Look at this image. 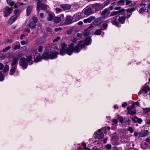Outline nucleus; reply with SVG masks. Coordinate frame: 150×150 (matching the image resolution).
<instances>
[{
    "label": "nucleus",
    "instance_id": "obj_61",
    "mask_svg": "<svg viewBox=\"0 0 150 150\" xmlns=\"http://www.w3.org/2000/svg\"><path fill=\"white\" fill-rule=\"evenodd\" d=\"M72 31L71 30H68L67 32V33L68 35H70L72 33Z\"/></svg>",
    "mask_w": 150,
    "mask_h": 150
},
{
    "label": "nucleus",
    "instance_id": "obj_29",
    "mask_svg": "<svg viewBox=\"0 0 150 150\" xmlns=\"http://www.w3.org/2000/svg\"><path fill=\"white\" fill-rule=\"evenodd\" d=\"M32 9V7L31 6H29L28 7L26 11V14L28 16L30 15Z\"/></svg>",
    "mask_w": 150,
    "mask_h": 150
},
{
    "label": "nucleus",
    "instance_id": "obj_18",
    "mask_svg": "<svg viewBox=\"0 0 150 150\" xmlns=\"http://www.w3.org/2000/svg\"><path fill=\"white\" fill-rule=\"evenodd\" d=\"M96 18L95 17L93 16H91L89 18L83 20V22L84 23H90Z\"/></svg>",
    "mask_w": 150,
    "mask_h": 150
},
{
    "label": "nucleus",
    "instance_id": "obj_48",
    "mask_svg": "<svg viewBox=\"0 0 150 150\" xmlns=\"http://www.w3.org/2000/svg\"><path fill=\"white\" fill-rule=\"evenodd\" d=\"M43 47L42 46H40L38 47V51L39 52H41L43 50Z\"/></svg>",
    "mask_w": 150,
    "mask_h": 150
},
{
    "label": "nucleus",
    "instance_id": "obj_31",
    "mask_svg": "<svg viewBox=\"0 0 150 150\" xmlns=\"http://www.w3.org/2000/svg\"><path fill=\"white\" fill-rule=\"evenodd\" d=\"M102 30V29L100 28L99 29L97 30L95 32V34L96 35H99L101 34Z\"/></svg>",
    "mask_w": 150,
    "mask_h": 150
},
{
    "label": "nucleus",
    "instance_id": "obj_38",
    "mask_svg": "<svg viewBox=\"0 0 150 150\" xmlns=\"http://www.w3.org/2000/svg\"><path fill=\"white\" fill-rule=\"evenodd\" d=\"M117 116V120H118L120 123H122L124 122L123 117H122L119 116V115H118Z\"/></svg>",
    "mask_w": 150,
    "mask_h": 150
},
{
    "label": "nucleus",
    "instance_id": "obj_60",
    "mask_svg": "<svg viewBox=\"0 0 150 150\" xmlns=\"http://www.w3.org/2000/svg\"><path fill=\"white\" fill-rule=\"evenodd\" d=\"M60 39V38L59 37H58L57 38H56L54 39L53 41V42H56L57 41L59 40Z\"/></svg>",
    "mask_w": 150,
    "mask_h": 150
},
{
    "label": "nucleus",
    "instance_id": "obj_36",
    "mask_svg": "<svg viewBox=\"0 0 150 150\" xmlns=\"http://www.w3.org/2000/svg\"><path fill=\"white\" fill-rule=\"evenodd\" d=\"M9 69V66L8 65H6L5 66V67L3 70V72L4 73H6L8 71Z\"/></svg>",
    "mask_w": 150,
    "mask_h": 150
},
{
    "label": "nucleus",
    "instance_id": "obj_54",
    "mask_svg": "<svg viewBox=\"0 0 150 150\" xmlns=\"http://www.w3.org/2000/svg\"><path fill=\"white\" fill-rule=\"evenodd\" d=\"M126 5H127L129 4L132 2V1L130 0H126L125 1Z\"/></svg>",
    "mask_w": 150,
    "mask_h": 150
},
{
    "label": "nucleus",
    "instance_id": "obj_59",
    "mask_svg": "<svg viewBox=\"0 0 150 150\" xmlns=\"http://www.w3.org/2000/svg\"><path fill=\"white\" fill-rule=\"evenodd\" d=\"M56 11L57 12H61L62 10L60 8H56Z\"/></svg>",
    "mask_w": 150,
    "mask_h": 150
},
{
    "label": "nucleus",
    "instance_id": "obj_14",
    "mask_svg": "<svg viewBox=\"0 0 150 150\" xmlns=\"http://www.w3.org/2000/svg\"><path fill=\"white\" fill-rule=\"evenodd\" d=\"M57 52H54L52 51H50V59H52L57 57Z\"/></svg>",
    "mask_w": 150,
    "mask_h": 150
},
{
    "label": "nucleus",
    "instance_id": "obj_37",
    "mask_svg": "<svg viewBox=\"0 0 150 150\" xmlns=\"http://www.w3.org/2000/svg\"><path fill=\"white\" fill-rule=\"evenodd\" d=\"M136 112L135 110H131L130 111H129V112H128L127 113L129 114H131V115H135L136 114Z\"/></svg>",
    "mask_w": 150,
    "mask_h": 150
},
{
    "label": "nucleus",
    "instance_id": "obj_3",
    "mask_svg": "<svg viewBox=\"0 0 150 150\" xmlns=\"http://www.w3.org/2000/svg\"><path fill=\"white\" fill-rule=\"evenodd\" d=\"M20 65L21 67L22 68L24 69L27 67L28 63L26 61V59L24 57L21 58L19 62Z\"/></svg>",
    "mask_w": 150,
    "mask_h": 150
},
{
    "label": "nucleus",
    "instance_id": "obj_63",
    "mask_svg": "<svg viewBox=\"0 0 150 150\" xmlns=\"http://www.w3.org/2000/svg\"><path fill=\"white\" fill-rule=\"evenodd\" d=\"M62 28H55L54 30L55 32H57L60 30H61Z\"/></svg>",
    "mask_w": 150,
    "mask_h": 150
},
{
    "label": "nucleus",
    "instance_id": "obj_6",
    "mask_svg": "<svg viewBox=\"0 0 150 150\" xmlns=\"http://www.w3.org/2000/svg\"><path fill=\"white\" fill-rule=\"evenodd\" d=\"M94 137L96 138H97L98 139H102L104 137V135L103 133L100 130H99L97 131L94 134Z\"/></svg>",
    "mask_w": 150,
    "mask_h": 150
},
{
    "label": "nucleus",
    "instance_id": "obj_2",
    "mask_svg": "<svg viewBox=\"0 0 150 150\" xmlns=\"http://www.w3.org/2000/svg\"><path fill=\"white\" fill-rule=\"evenodd\" d=\"M91 7L94 13L98 11L100 9H102L103 7V5L100 3H96L92 5Z\"/></svg>",
    "mask_w": 150,
    "mask_h": 150
},
{
    "label": "nucleus",
    "instance_id": "obj_19",
    "mask_svg": "<svg viewBox=\"0 0 150 150\" xmlns=\"http://www.w3.org/2000/svg\"><path fill=\"white\" fill-rule=\"evenodd\" d=\"M93 13L94 12L91 7L86 9L84 11V14L87 15H90Z\"/></svg>",
    "mask_w": 150,
    "mask_h": 150
},
{
    "label": "nucleus",
    "instance_id": "obj_4",
    "mask_svg": "<svg viewBox=\"0 0 150 150\" xmlns=\"http://www.w3.org/2000/svg\"><path fill=\"white\" fill-rule=\"evenodd\" d=\"M13 10L12 7L9 8L8 6H7L3 10L4 13V16L5 17H7L9 16Z\"/></svg>",
    "mask_w": 150,
    "mask_h": 150
},
{
    "label": "nucleus",
    "instance_id": "obj_23",
    "mask_svg": "<svg viewBox=\"0 0 150 150\" xmlns=\"http://www.w3.org/2000/svg\"><path fill=\"white\" fill-rule=\"evenodd\" d=\"M91 38L89 37L86 38L85 40V41H84L85 42V46L86 45H88L91 43Z\"/></svg>",
    "mask_w": 150,
    "mask_h": 150
},
{
    "label": "nucleus",
    "instance_id": "obj_26",
    "mask_svg": "<svg viewBox=\"0 0 150 150\" xmlns=\"http://www.w3.org/2000/svg\"><path fill=\"white\" fill-rule=\"evenodd\" d=\"M118 20L121 23L123 24L125 21V18L124 16L120 17L119 18Z\"/></svg>",
    "mask_w": 150,
    "mask_h": 150
},
{
    "label": "nucleus",
    "instance_id": "obj_52",
    "mask_svg": "<svg viewBox=\"0 0 150 150\" xmlns=\"http://www.w3.org/2000/svg\"><path fill=\"white\" fill-rule=\"evenodd\" d=\"M4 79V77L3 74H0V81H2Z\"/></svg>",
    "mask_w": 150,
    "mask_h": 150
},
{
    "label": "nucleus",
    "instance_id": "obj_40",
    "mask_svg": "<svg viewBox=\"0 0 150 150\" xmlns=\"http://www.w3.org/2000/svg\"><path fill=\"white\" fill-rule=\"evenodd\" d=\"M68 48H67L66 50H61L60 51V54L61 55H64L65 54V53H67L66 51Z\"/></svg>",
    "mask_w": 150,
    "mask_h": 150
},
{
    "label": "nucleus",
    "instance_id": "obj_33",
    "mask_svg": "<svg viewBox=\"0 0 150 150\" xmlns=\"http://www.w3.org/2000/svg\"><path fill=\"white\" fill-rule=\"evenodd\" d=\"M150 112V108H146L143 109V112L145 114H147Z\"/></svg>",
    "mask_w": 150,
    "mask_h": 150
},
{
    "label": "nucleus",
    "instance_id": "obj_45",
    "mask_svg": "<svg viewBox=\"0 0 150 150\" xmlns=\"http://www.w3.org/2000/svg\"><path fill=\"white\" fill-rule=\"evenodd\" d=\"M11 48V47L10 46H7L5 47V48L3 50V52H5L7 50H8L9 49Z\"/></svg>",
    "mask_w": 150,
    "mask_h": 150
},
{
    "label": "nucleus",
    "instance_id": "obj_55",
    "mask_svg": "<svg viewBox=\"0 0 150 150\" xmlns=\"http://www.w3.org/2000/svg\"><path fill=\"white\" fill-rule=\"evenodd\" d=\"M14 4H15V3H14V2H13V1H10V2H8V5H9L10 6H13L14 5Z\"/></svg>",
    "mask_w": 150,
    "mask_h": 150
},
{
    "label": "nucleus",
    "instance_id": "obj_27",
    "mask_svg": "<svg viewBox=\"0 0 150 150\" xmlns=\"http://www.w3.org/2000/svg\"><path fill=\"white\" fill-rule=\"evenodd\" d=\"M54 21L55 23H58L61 21V19L59 17H56L54 19Z\"/></svg>",
    "mask_w": 150,
    "mask_h": 150
},
{
    "label": "nucleus",
    "instance_id": "obj_12",
    "mask_svg": "<svg viewBox=\"0 0 150 150\" xmlns=\"http://www.w3.org/2000/svg\"><path fill=\"white\" fill-rule=\"evenodd\" d=\"M18 16V15H15L11 17L8 21V23L10 25L14 22Z\"/></svg>",
    "mask_w": 150,
    "mask_h": 150
},
{
    "label": "nucleus",
    "instance_id": "obj_11",
    "mask_svg": "<svg viewBox=\"0 0 150 150\" xmlns=\"http://www.w3.org/2000/svg\"><path fill=\"white\" fill-rule=\"evenodd\" d=\"M102 18L101 17H100L96 18L93 22V24L95 25H98L100 24L103 22Z\"/></svg>",
    "mask_w": 150,
    "mask_h": 150
},
{
    "label": "nucleus",
    "instance_id": "obj_21",
    "mask_svg": "<svg viewBox=\"0 0 150 150\" xmlns=\"http://www.w3.org/2000/svg\"><path fill=\"white\" fill-rule=\"evenodd\" d=\"M148 134V132L147 130H143L139 133V135L141 137H146Z\"/></svg>",
    "mask_w": 150,
    "mask_h": 150
},
{
    "label": "nucleus",
    "instance_id": "obj_42",
    "mask_svg": "<svg viewBox=\"0 0 150 150\" xmlns=\"http://www.w3.org/2000/svg\"><path fill=\"white\" fill-rule=\"evenodd\" d=\"M111 1L110 0H107L104 2V6H106L109 4L110 3Z\"/></svg>",
    "mask_w": 150,
    "mask_h": 150
},
{
    "label": "nucleus",
    "instance_id": "obj_58",
    "mask_svg": "<svg viewBox=\"0 0 150 150\" xmlns=\"http://www.w3.org/2000/svg\"><path fill=\"white\" fill-rule=\"evenodd\" d=\"M144 93H145L144 91V90H143V89L142 88V89L141 90H140V91L138 95L139 96L140 95V94H142V93L143 94Z\"/></svg>",
    "mask_w": 150,
    "mask_h": 150
},
{
    "label": "nucleus",
    "instance_id": "obj_9",
    "mask_svg": "<svg viewBox=\"0 0 150 150\" xmlns=\"http://www.w3.org/2000/svg\"><path fill=\"white\" fill-rule=\"evenodd\" d=\"M73 22L72 17L70 16H67L64 22L65 24L66 25L70 24L72 23Z\"/></svg>",
    "mask_w": 150,
    "mask_h": 150
},
{
    "label": "nucleus",
    "instance_id": "obj_62",
    "mask_svg": "<svg viewBox=\"0 0 150 150\" xmlns=\"http://www.w3.org/2000/svg\"><path fill=\"white\" fill-rule=\"evenodd\" d=\"M4 67V65L3 64L1 63H0V70H2Z\"/></svg>",
    "mask_w": 150,
    "mask_h": 150
},
{
    "label": "nucleus",
    "instance_id": "obj_53",
    "mask_svg": "<svg viewBox=\"0 0 150 150\" xmlns=\"http://www.w3.org/2000/svg\"><path fill=\"white\" fill-rule=\"evenodd\" d=\"M128 130L131 133L133 132L134 129L132 127H130L128 128Z\"/></svg>",
    "mask_w": 150,
    "mask_h": 150
},
{
    "label": "nucleus",
    "instance_id": "obj_16",
    "mask_svg": "<svg viewBox=\"0 0 150 150\" xmlns=\"http://www.w3.org/2000/svg\"><path fill=\"white\" fill-rule=\"evenodd\" d=\"M42 57L45 59L50 58V51L47 50L45 51L42 54Z\"/></svg>",
    "mask_w": 150,
    "mask_h": 150
},
{
    "label": "nucleus",
    "instance_id": "obj_17",
    "mask_svg": "<svg viewBox=\"0 0 150 150\" xmlns=\"http://www.w3.org/2000/svg\"><path fill=\"white\" fill-rule=\"evenodd\" d=\"M111 22L113 24L116 25L117 27H120L121 26V25L117 22V21L116 19V18L115 17H113L111 20Z\"/></svg>",
    "mask_w": 150,
    "mask_h": 150
},
{
    "label": "nucleus",
    "instance_id": "obj_56",
    "mask_svg": "<svg viewBox=\"0 0 150 150\" xmlns=\"http://www.w3.org/2000/svg\"><path fill=\"white\" fill-rule=\"evenodd\" d=\"M19 10L18 9H16L14 11V13L15 15H18V16H19Z\"/></svg>",
    "mask_w": 150,
    "mask_h": 150
},
{
    "label": "nucleus",
    "instance_id": "obj_39",
    "mask_svg": "<svg viewBox=\"0 0 150 150\" xmlns=\"http://www.w3.org/2000/svg\"><path fill=\"white\" fill-rule=\"evenodd\" d=\"M125 3V0H120L117 2V4L120 5H123Z\"/></svg>",
    "mask_w": 150,
    "mask_h": 150
},
{
    "label": "nucleus",
    "instance_id": "obj_7",
    "mask_svg": "<svg viewBox=\"0 0 150 150\" xmlns=\"http://www.w3.org/2000/svg\"><path fill=\"white\" fill-rule=\"evenodd\" d=\"M21 54H19L18 57H15L13 58L11 63V66H16L17 67L18 63V59L19 57H21Z\"/></svg>",
    "mask_w": 150,
    "mask_h": 150
},
{
    "label": "nucleus",
    "instance_id": "obj_34",
    "mask_svg": "<svg viewBox=\"0 0 150 150\" xmlns=\"http://www.w3.org/2000/svg\"><path fill=\"white\" fill-rule=\"evenodd\" d=\"M146 9V8L145 7H142L139 10V12L140 13H143L145 11Z\"/></svg>",
    "mask_w": 150,
    "mask_h": 150
},
{
    "label": "nucleus",
    "instance_id": "obj_32",
    "mask_svg": "<svg viewBox=\"0 0 150 150\" xmlns=\"http://www.w3.org/2000/svg\"><path fill=\"white\" fill-rule=\"evenodd\" d=\"M36 25V23H35V22H33V21H32L29 24L28 26L32 28L35 27Z\"/></svg>",
    "mask_w": 150,
    "mask_h": 150
},
{
    "label": "nucleus",
    "instance_id": "obj_44",
    "mask_svg": "<svg viewBox=\"0 0 150 150\" xmlns=\"http://www.w3.org/2000/svg\"><path fill=\"white\" fill-rule=\"evenodd\" d=\"M127 13V15L126 14H125L126 13H124V15L125 16V18H129L131 16V15L132 14V13Z\"/></svg>",
    "mask_w": 150,
    "mask_h": 150
},
{
    "label": "nucleus",
    "instance_id": "obj_57",
    "mask_svg": "<svg viewBox=\"0 0 150 150\" xmlns=\"http://www.w3.org/2000/svg\"><path fill=\"white\" fill-rule=\"evenodd\" d=\"M20 45H18L15 46L14 47V49L15 50H16L19 49L20 48Z\"/></svg>",
    "mask_w": 150,
    "mask_h": 150
},
{
    "label": "nucleus",
    "instance_id": "obj_43",
    "mask_svg": "<svg viewBox=\"0 0 150 150\" xmlns=\"http://www.w3.org/2000/svg\"><path fill=\"white\" fill-rule=\"evenodd\" d=\"M105 147L107 149L109 150H110L112 146L110 144H108L106 145Z\"/></svg>",
    "mask_w": 150,
    "mask_h": 150
},
{
    "label": "nucleus",
    "instance_id": "obj_10",
    "mask_svg": "<svg viewBox=\"0 0 150 150\" xmlns=\"http://www.w3.org/2000/svg\"><path fill=\"white\" fill-rule=\"evenodd\" d=\"M94 28L93 25H90L86 30H85V33L84 34L85 36H87L91 33V30L92 28Z\"/></svg>",
    "mask_w": 150,
    "mask_h": 150
},
{
    "label": "nucleus",
    "instance_id": "obj_51",
    "mask_svg": "<svg viewBox=\"0 0 150 150\" xmlns=\"http://www.w3.org/2000/svg\"><path fill=\"white\" fill-rule=\"evenodd\" d=\"M46 30L47 31L49 32H52V29L51 28L49 27L46 28Z\"/></svg>",
    "mask_w": 150,
    "mask_h": 150
},
{
    "label": "nucleus",
    "instance_id": "obj_47",
    "mask_svg": "<svg viewBox=\"0 0 150 150\" xmlns=\"http://www.w3.org/2000/svg\"><path fill=\"white\" fill-rule=\"evenodd\" d=\"M67 45L65 43H63L61 45L62 48L63 50H65L67 47Z\"/></svg>",
    "mask_w": 150,
    "mask_h": 150
},
{
    "label": "nucleus",
    "instance_id": "obj_35",
    "mask_svg": "<svg viewBox=\"0 0 150 150\" xmlns=\"http://www.w3.org/2000/svg\"><path fill=\"white\" fill-rule=\"evenodd\" d=\"M42 58L40 56H39L36 57L35 61V62H38L40 61Z\"/></svg>",
    "mask_w": 150,
    "mask_h": 150
},
{
    "label": "nucleus",
    "instance_id": "obj_5",
    "mask_svg": "<svg viewBox=\"0 0 150 150\" xmlns=\"http://www.w3.org/2000/svg\"><path fill=\"white\" fill-rule=\"evenodd\" d=\"M40 8L42 10H45L47 9V6L45 4H42L40 2H38L37 5V10L38 13H39Z\"/></svg>",
    "mask_w": 150,
    "mask_h": 150
},
{
    "label": "nucleus",
    "instance_id": "obj_64",
    "mask_svg": "<svg viewBox=\"0 0 150 150\" xmlns=\"http://www.w3.org/2000/svg\"><path fill=\"white\" fill-rule=\"evenodd\" d=\"M122 106L123 107H125L127 106V103L126 102H124L123 104H122Z\"/></svg>",
    "mask_w": 150,
    "mask_h": 150
},
{
    "label": "nucleus",
    "instance_id": "obj_13",
    "mask_svg": "<svg viewBox=\"0 0 150 150\" xmlns=\"http://www.w3.org/2000/svg\"><path fill=\"white\" fill-rule=\"evenodd\" d=\"M125 11V9H122L118 11H112L110 14V16H117L119 15L122 12H124Z\"/></svg>",
    "mask_w": 150,
    "mask_h": 150
},
{
    "label": "nucleus",
    "instance_id": "obj_25",
    "mask_svg": "<svg viewBox=\"0 0 150 150\" xmlns=\"http://www.w3.org/2000/svg\"><path fill=\"white\" fill-rule=\"evenodd\" d=\"M17 67L16 66H12L10 70L9 74L11 75H13L15 72V71Z\"/></svg>",
    "mask_w": 150,
    "mask_h": 150
},
{
    "label": "nucleus",
    "instance_id": "obj_20",
    "mask_svg": "<svg viewBox=\"0 0 150 150\" xmlns=\"http://www.w3.org/2000/svg\"><path fill=\"white\" fill-rule=\"evenodd\" d=\"M26 59V61L29 65L32 64L33 63V62L32 60V57L31 55H29L27 56Z\"/></svg>",
    "mask_w": 150,
    "mask_h": 150
},
{
    "label": "nucleus",
    "instance_id": "obj_24",
    "mask_svg": "<svg viewBox=\"0 0 150 150\" xmlns=\"http://www.w3.org/2000/svg\"><path fill=\"white\" fill-rule=\"evenodd\" d=\"M142 88L144 90V93H147L150 90V88L147 85H144Z\"/></svg>",
    "mask_w": 150,
    "mask_h": 150
},
{
    "label": "nucleus",
    "instance_id": "obj_8",
    "mask_svg": "<svg viewBox=\"0 0 150 150\" xmlns=\"http://www.w3.org/2000/svg\"><path fill=\"white\" fill-rule=\"evenodd\" d=\"M110 12H109L108 9H105L102 13L101 15L102 18H107L109 15Z\"/></svg>",
    "mask_w": 150,
    "mask_h": 150
},
{
    "label": "nucleus",
    "instance_id": "obj_50",
    "mask_svg": "<svg viewBox=\"0 0 150 150\" xmlns=\"http://www.w3.org/2000/svg\"><path fill=\"white\" fill-rule=\"evenodd\" d=\"M33 22H35V23H36L38 21V18L36 17H34L33 18Z\"/></svg>",
    "mask_w": 150,
    "mask_h": 150
},
{
    "label": "nucleus",
    "instance_id": "obj_1",
    "mask_svg": "<svg viewBox=\"0 0 150 150\" xmlns=\"http://www.w3.org/2000/svg\"><path fill=\"white\" fill-rule=\"evenodd\" d=\"M74 44L73 43H71L69 45L68 48L66 50L67 54L70 55L73 52L76 53L80 52L81 49L85 46V42L84 41L79 42L77 45L74 47Z\"/></svg>",
    "mask_w": 150,
    "mask_h": 150
},
{
    "label": "nucleus",
    "instance_id": "obj_49",
    "mask_svg": "<svg viewBox=\"0 0 150 150\" xmlns=\"http://www.w3.org/2000/svg\"><path fill=\"white\" fill-rule=\"evenodd\" d=\"M82 18V16H81H81L78 15L76 16L75 18L76 20L78 21L81 18Z\"/></svg>",
    "mask_w": 150,
    "mask_h": 150
},
{
    "label": "nucleus",
    "instance_id": "obj_30",
    "mask_svg": "<svg viewBox=\"0 0 150 150\" xmlns=\"http://www.w3.org/2000/svg\"><path fill=\"white\" fill-rule=\"evenodd\" d=\"M54 15L52 14H49L47 17V20L48 21H51L54 18Z\"/></svg>",
    "mask_w": 150,
    "mask_h": 150
},
{
    "label": "nucleus",
    "instance_id": "obj_15",
    "mask_svg": "<svg viewBox=\"0 0 150 150\" xmlns=\"http://www.w3.org/2000/svg\"><path fill=\"white\" fill-rule=\"evenodd\" d=\"M60 7L64 10H69L71 8V5L67 4H61Z\"/></svg>",
    "mask_w": 150,
    "mask_h": 150
},
{
    "label": "nucleus",
    "instance_id": "obj_41",
    "mask_svg": "<svg viewBox=\"0 0 150 150\" xmlns=\"http://www.w3.org/2000/svg\"><path fill=\"white\" fill-rule=\"evenodd\" d=\"M137 119V122L141 124L142 122V120L141 118H138L137 116H135V119Z\"/></svg>",
    "mask_w": 150,
    "mask_h": 150
},
{
    "label": "nucleus",
    "instance_id": "obj_46",
    "mask_svg": "<svg viewBox=\"0 0 150 150\" xmlns=\"http://www.w3.org/2000/svg\"><path fill=\"white\" fill-rule=\"evenodd\" d=\"M78 39L75 38H72L71 39L72 41L73 42L72 43L74 44V43H76Z\"/></svg>",
    "mask_w": 150,
    "mask_h": 150
},
{
    "label": "nucleus",
    "instance_id": "obj_28",
    "mask_svg": "<svg viewBox=\"0 0 150 150\" xmlns=\"http://www.w3.org/2000/svg\"><path fill=\"white\" fill-rule=\"evenodd\" d=\"M135 10V8H134L133 7L131 8H129L127 9L126 11V13H132Z\"/></svg>",
    "mask_w": 150,
    "mask_h": 150
},
{
    "label": "nucleus",
    "instance_id": "obj_22",
    "mask_svg": "<svg viewBox=\"0 0 150 150\" xmlns=\"http://www.w3.org/2000/svg\"><path fill=\"white\" fill-rule=\"evenodd\" d=\"M109 20H107L103 22L102 24V30H104L107 29L108 26V23L109 22Z\"/></svg>",
    "mask_w": 150,
    "mask_h": 150
}]
</instances>
